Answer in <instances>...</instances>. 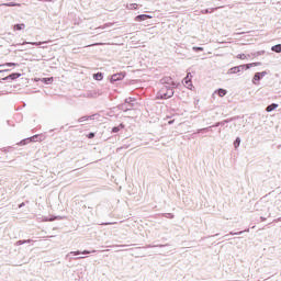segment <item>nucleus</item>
Masks as SVG:
<instances>
[{"label": "nucleus", "mask_w": 281, "mask_h": 281, "mask_svg": "<svg viewBox=\"0 0 281 281\" xmlns=\"http://www.w3.org/2000/svg\"><path fill=\"white\" fill-rule=\"evenodd\" d=\"M175 87L162 86L156 93V100H170L175 95Z\"/></svg>", "instance_id": "nucleus-1"}, {"label": "nucleus", "mask_w": 281, "mask_h": 281, "mask_svg": "<svg viewBox=\"0 0 281 281\" xmlns=\"http://www.w3.org/2000/svg\"><path fill=\"white\" fill-rule=\"evenodd\" d=\"M254 211L261 212L263 216H267L268 214V218H270L271 216V213L269 212V204L267 202H263L262 200L256 202Z\"/></svg>", "instance_id": "nucleus-2"}, {"label": "nucleus", "mask_w": 281, "mask_h": 281, "mask_svg": "<svg viewBox=\"0 0 281 281\" xmlns=\"http://www.w3.org/2000/svg\"><path fill=\"white\" fill-rule=\"evenodd\" d=\"M125 78H126V71H121V72L111 75L109 77V80H110L111 85H115V82H120V81L124 80Z\"/></svg>", "instance_id": "nucleus-3"}, {"label": "nucleus", "mask_w": 281, "mask_h": 281, "mask_svg": "<svg viewBox=\"0 0 281 281\" xmlns=\"http://www.w3.org/2000/svg\"><path fill=\"white\" fill-rule=\"evenodd\" d=\"M268 75H269V71L267 70L255 72L251 79L252 85L255 86L260 85V80H262V78H265V76H268Z\"/></svg>", "instance_id": "nucleus-4"}, {"label": "nucleus", "mask_w": 281, "mask_h": 281, "mask_svg": "<svg viewBox=\"0 0 281 281\" xmlns=\"http://www.w3.org/2000/svg\"><path fill=\"white\" fill-rule=\"evenodd\" d=\"M21 72H12L3 78L0 79V82L3 85V82H10L14 80H19L21 78Z\"/></svg>", "instance_id": "nucleus-5"}, {"label": "nucleus", "mask_w": 281, "mask_h": 281, "mask_svg": "<svg viewBox=\"0 0 281 281\" xmlns=\"http://www.w3.org/2000/svg\"><path fill=\"white\" fill-rule=\"evenodd\" d=\"M160 85H162V87H175V88H177V82H175L172 77H162L160 79Z\"/></svg>", "instance_id": "nucleus-6"}, {"label": "nucleus", "mask_w": 281, "mask_h": 281, "mask_svg": "<svg viewBox=\"0 0 281 281\" xmlns=\"http://www.w3.org/2000/svg\"><path fill=\"white\" fill-rule=\"evenodd\" d=\"M182 85H183V87H186V88L189 89L190 91H192V89H194V85H192V74L189 72V74L186 76V78H183Z\"/></svg>", "instance_id": "nucleus-7"}, {"label": "nucleus", "mask_w": 281, "mask_h": 281, "mask_svg": "<svg viewBox=\"0 0 281 281\" xmlns=\"http://www.w3.org/2000/svg\"><path fill=\"white\" fill-rule=\"evenodd\" d=\"M35 82H43V85H53L54 83V77H44V78H35Z\"/></svg>", "instance_id": "nucleus-8"}, {"label": "nucleus", "mask_w": 281, "mask_h": 281, "mask_svg": "<svg viewBox=\"0 0 281 281\" xmlns=\"http://www.w3.org/2000/svg\"><path fill=\"white\" fill-rule=\"evenodd\" d=\"M97 250H76V251H70L69 256H87L89 254H95Z\"/></svg>", "instance_id": "nucleus-9"}, {"label": "nucleus", "mask_w": 281, "mask_h": 281, "mask_svg": "<svg viewBox=\"0 0 281 281\" xmlns=\"http://www.w3.org/2000/svg\"><path fill=\"white\" fill-rule=\"evenodd\" d=\"M148 19H153V15L149 14H138L134 18V21H136V23H142L144 21H148Z\"/></svg>", "instance_id": "nucleus-10"}, {"label": "nucleus", "mask_w": 281, "mask_h": 281, "mask_svg": "<svg viewBox=\"0 0 281 281\" xmlns=\"http://www.w3.org/2000/svg\"><path fill=\"white\" fill-rule=\"evenodd\" d=\"M95 115H98V114L83 115V116L79 117V119L77 120V122L80 124V123H82V122H89V120H95Z\"/></svg>", "instance_id": "nucleus-11"}, {"label": "nucleus", "mask_w": 281, "mask_h": 281, "mask_svg": "<svg viewBox=\"0 0 281 281\" xmlns=\"http://www.w3.org/2000/svg\"><path fill=\"white\" fill-rule=\"evenodd\" d=\"M31 138V143H34V142H44L45 139V135L43 134H35L33 136H30Z\"/></svg>", "instance_id": "nucleus-12"}, {"label": "nucleus", "mask_w": 281, "mask_h": 281, "mask_svg": "<svg viewBox=\"0 0 281 281\" xmlns=\"http://www.w3.org/2000/svg\"><path fill=\"white\" fill-rule=\"evenodd\" d=\"M243 234H249V228L240 232H231L229 234L225 235V238H227V236H243Z\"/></svg>", "instance_id": "nucleus-13"}, {"label": "nucleus", "mask_w": 281, "mask_h": 281, "mask_svg": "<svg viewBox=\"0 0 281 281\" xmlns=\"http://www.w3.org/2000/svg\"><path fill=\"white\" fill-rule=\"evenodd\" d=\"M124 128H126V125L124 123H121L117 126L112 127L111 133L117 134V133H120V131H124Z\"/></svg>", "instance_id": "nucleus-14"}, {"label": "nucleus", "mask_w": 281, "mask_h": 281, "mask_svg": "<svg viewBox=\"0 0 281 281\" xmlns=\"http://www.w3.org/2000/svg\"><path fill=\"white\" fill-rule=\"evenodd\" d=\"M93 80H97V82H102L104 80V72H95L92 75Z\"/></svg>", "instance_id": "nucleus-15"}, {"label": "nucleus", "mask_w": 281, "mask_h": 281, "mask_svg": "<svg viewBox=\"0 0 281 281\" xmlns=\"http://www.w3.org/2000/svg\"><path fill=\"white\" fill-rule=\"evenodd\" d=\"M170 245H168V244H157V245H150V244H148V245H146V246H144L143 247V249H153V248H155V247H159V248H164V247H169Z\"/></svg>", "instance_id": "nucleus-16"}, {"label": "nucleus", "mask_w": 281, "mask_h": 281, "mask_svg": "<svg viewBox=\"0 0 281 281\" xmlns=\"http://www.w3.org/2000/svg\"><path fill=\"white\" fill-rule=\"evenodd\" d=\"M136 99L133 98V97H130V98H126L124 100V102L126 103V105L130 108V109H133L135 106V104L133 102H135Z\"/></svg>", "instance_id": "nucleus-17"}, {"label": "nucleus", "mask_w": 281, "mask_h": 281, "mask_svg": "<svg viewBox=\"0 0 281 281\" xmlns=\"http://www.w3.org/2000/svg\"><path fill=\"white\" fill-rule=\"evenodd\" d=\"M229 122H234V119H225L222 122H216L215 124H213V126H216L218 128V126H225V124H229Z\"/></svg>", "instance_id": "nucleus-18"}, {"label": "nucleus", "mask_w": 281, "mask_h": 281, "mask_svg": "<svg viewBox=\"0 0 281 281\" xmlns=\"http://www.w3.org/2000/svg\"><path fill=\"white\" fill-rule=\"evenodd\" d=\"M215 94L218 95L220 98H225V95H227V90L223 88H218L215 90Z\"/></svg>", "instance_id": "nucleus-19"}, {"label": "nucleus", "mask_w": 281, "mask_h": 281, "mask_svg": "<svg viewBox=\"0 0 281 281\" xmlns=\"http://www.w3.org/2000/svg\"><path fill=\"white\" fill-rule=\"evenodd\" d=\"M278 106H280V104H278V103H271V104L267 105L266 112H267V113H272V111H276V109H278Z\"/></svg>", "instance_id": "nucleus-20"}, {"label": "nucleus", "mask_w": 281, "mask_h": 281, "mask_svg": "<svg viewBox=\"0 0 281 281\" xmlns=\"http://www.w3.org/2000/svg\"><path fill=\"white\" fill-rule=\"evenodd\" d=\"M30 243H34V239H20L15 243V245L21 247V245H30Z\"/></svg>", "instance_id": "nucleus-21"}, {"label": "nucleus", "mask_w": 281, "mask_h": 281, "mask_svg": "<svg viewBox=\"0 0 281 281\" xmlns=\"http://www.w3.org/2000/svg\"><path fill=\"white\" fill-rule=\"evenodd\" d=\"M227 76H232L233 74H240V68L238 66L232 67L227 70Z\"/></svg>", "instance_id": "nucleus-22"}, {"label": "nucleus", "mask_w": 281, "mask_h": 281, "mask_svg": "<svg viewBox=\"0 0 281 281\" xmlns=\"http://www.w3.org/2000/svg\"><path fill=\"white\" fill-rule=\"evenodd\" d=\"M45 42H26L24 41L22 44H16V45H35V47H41Z\"/></svg>", "instance_id": "nucleus-23"}, {"label": "nucleus", "mask_w": 281, "mask_h": 281, "mask_svg": "<svg viewBox=\"0 0 281 281\" xmlns=\"http://www.w3.org/2000/svg\"><path fill=\"white\" fill-rule=\"evenodd\" d=\"M116 109H119V111H124L125 113L128 112V111H131V108H130L125 102L122 103V104H119V105L116 106Z\"/></svg>", "instance_id": "nucleus-24"}, {"label": "nucleus", "mask_w": 281, "mask_h": 281, "mask_svg": "<svg viewBox=\"0 0 281 281\" xmlns=\"http://www.w3.org/2000/svg\"><path fill=\"white\" fill-rule=\"evenodd\" d=\"M27 144H32V140L30 137L20 140L19 143H16V146H27Z\"/></svg>", "instance_id": "nucleus-25"}, {"label": "nucleus", "mask_w": 281, "mask_h": 281, "mask_svg": "<svg viewBox=\"0 0 281 281\" xmlns=\"http://www.w3.org/2000/svg\"><path fill=\"white\" fill-rule=\"evenodd\" d=\"M25 27V23H16L13 25L14 32H21Z\"/></svg>", "instance_id": "nucleus-26"}, {"label": "nucleus", "mask_w": 281, "mask_h": 281, "mask_svg": "<svg viewBox=\"0 0 281 281\" xmlns=\"http://www.w3.org/2000/svg\"><path fill=\"white\" fill-rule=\"evenodd\" d=\"M271 52H274V54H281V44L273 45L271 47Z\"/></svg>", "instance_id": "nucleus-27"}, {"label": "nucleus", "mask_w": 281, "mask_h": 281, "mask_svg": "<svg viewBox=\"0 0 281 281\" xmlns=\"http://www.w3.org/2000/svg\"><path fill=\"white\" fill-rule=\"evenodd\" d=\"M102 95V90H94L90 92V98H100Z\"/></svg>", "instance_id": "nucleus-28"}, {"label": "nucleus", "mask_w": 281, "mask_h": 281, "mask_svg": "<svg viewBox=\"0 0 281 281\" xmlns=\"http://www.w3.org/2000/svg\"><path fill=\"white\" fill-rule=\"evenodd\" d=\"M4 5L5 8H21V4L16 2H7Z\"/></svg>", "instance_id": "nucleus-29"}, {"label": "nucleus", "mask_w": 281, "mask_h": 281, "mask_svg": "<svg viewBox=\"0 0 281 281\" xmlns=\"http://www.w3.org/2000/svg\"><path fill=\"white\" fill-rule=\"evenodd\" d=\"M237 67H238V69H239V72H240V71H247L248 69H250L249 64H241V65H239V66H237Z\"/></svg>", "instance_id": "nucleus-30"}, {"label": "nucleus", "mask_w": 281, "mask_h": 281, "mask_svg": "<svg viewBox=\"0 0 281 281\" xmlns=\"http://www.w3.org/2000/svg\"><path fill=\"white\" fill-rule=\"evenodd\" d=\"M213 12H216V9H203L200 11L201 14H212Z\"/></svg>", "instance_id": "nucleus-31"}, {"label": "nucleus", "mask_w": 281, "mask_h": 281, "mask_svg": "<svg viewBox=\"0 0 281 281\" xmlns=\"http://www.w3.org/2000/svg\"><path fill=\"white\" fill-rule=\"evenodd\" d=\"M240 142H241L240 137L237 136L233 143L235 149H238L240 147Z\"/></svg>", "instance_id": "nucleus-32"}, {"label": "nucleus", "mask_w": 281, "mask_h": 281, "mask_svg": "<svg viewBox=\"0 0 281 281\" xmlns=\"http://www.w3.org/2000/svg\"><path fill=\"white\" fill-rule=\"evenodd\" d=\"M265 54H266V50H258V52L251 53L250 56L258 58V56H265Z\"/></svg>", "instance_id": "nucleus-33"}, {"label": "nucleus", "mask_w": 281, "mask_h": 281, "mask_svg": "<svg viewBox=\"0 0 281 281\" xmlns=\"http://www.w3.org/2000/svg\"><path fill=\"white\" fill-rule=\"evenodd\" d=\"M0 67H19V64L10 61L1 64Z\"/></svg>", "instance_id": "nucleus-34"}, {"label": "nucleus", "mask_w": 281, "mask_h": 281, "mask_svg": "<svg viewBox=\"0 0 281 281\" xmlns=\"http://www.w3.org/2000/svg\"><path fill=\"white\" fill-rule=\"evenodd\" d=\"M251 55H245L244 53L238 54L236 56V58H238L239 60H246V58H249Z\"/></svg>", "instance_id": "nucleus-35"}, {"label": "nucleus", "mask_w": 281, "mask_h": 281, "mask_svg": "<svg viewBox=\"0 0 281 281\" xmlns=\"http://www.w3.org/2000/svg\"><path fill=\"white\" fill-rule=\"evenodd\" d=\"M128 10H138L139 9V4L137 3H130L127 5Z\"/></svg>", "instance_id": "nucleus-36"}, {"label": "nucleus", "mask_w": 281, "mask_h": 281, "mask_svg": "<svg viewBox=\"0 0 281 281\" xmlns=\"http://www.w3.org/2000/svg\"><path fill=\"white\" fill-rule=\"evenodd\" d=\"M205 133H207V130L204 127V128H199V130H196V132H194L193 133V135H199V134H205Z\"/></svg>", "instance_id": "nucleus-37"}, {"label": "nucleus", "mask_w": 281, "mask_h": 281, "mask_svg": "<svg viewBox=\"0 0 281 281\" xmlns=\"http://www.w3.org/2000/svg\"><path fill=\"white\" fill-rule=\"evenodd\" d=\"M248 65H249V67L251 69V67H260V65H262V63L261 61H254V63H250Z\"/></svg>", "instance_id": "nucleus-38"}, {"label": "nucleus", "mask_w": 281, "mask_h": 281, "mask_svg": "<svg viewBox=\"0 0 281 281\" xmlns=\"http://www.w3.org/2000/svg\"><path fill=\"white\" fill-rule=\"evenodd\" d=\"M63 218H65V216L52 215V218H50V220H53V222H54V221H63Z\"/></svg>", "instance_id": "nucleus-39"}, {"label": "nucleus", "mask_w": 281, "mask_h": 281, "mask_svg": "<svg viewBox=\"0 0 281 281\" xmlns=\"http://www.w3.org/2000/svg\"><path fill=\"white\" fill-rule=\"evenodd\" d=\"M43 222H44V223H54V221L52 220V215H49V216H44V217H43Z\"/></svg>", "instance_id": "nucleus-40"}, {"label": "nucleus", "mask_w": 281, "mask_h": 281, "mask_svg": "<svg viewBox=\"0 0 281 281\" xmlns=\"http://www.w3.org/2000/svg\"><path fill=\"white\" fill-rule=\"evenodd\" d=\"M2 153H10V150H14V148L12 146L9 147H3L2 149H0Z\"/></svg>", "instance_id": "nucleus-41"}, {"label": "nucleus", "mask_w": 281, "mask_h": 281, "mask_svg": "<svg viewBox=\"0 0 281 281\" xmlns=\"http://www.w3.org/2000/svg\"><path fill=\"white\" fill-rule=\"evenodd\" d=\"M86 137H88V139H93L95 137V133L90 132L86 135Z\"/></svg>", "instance_id": "nucleus-42"}, {"label": "nucleus", "mask_w": 281, "mask_h": 281, "mask_svg": "<svg viewBox=\"0 0 281 281\" xmlns=\"http://www.w3.org/2000/svg\"><path fill=\"white\" fill-rule=\"evenodd\" d=\"M193 52H196V53L203 52V47H201V46H193Z\"/></svg>", "instance_id": "nucleus-43"}, {"label": "nucleus", "mask_w": 281, "mask_h": 281, "mask_svg": "<svg viewBox=\"0 0 281 281\" xmlns=\"http://www.w3.org/2000/svg\"><path fill=\"white\" fill-rule=\"evenodd\" d=\"M164 216L165 218H175V214L172 213H165Z\"/></svg>", "instance_id": "nucleus-44"}, {"label": "nucleus", "mask_w": 281, "mask_h": 281, "mask_svg": "<svg viewBox=\"0 0 281 281\" xmlns=\"http://www.w3.org/2000/svg\"><path fill=\"white\" fill-rule=\"evenodd\" d=\"M212 128H217V127H216V126H214V125H211V126H209V127H205L206 133H210V131H212Z\"/></svg>", "instance_id": "nucleus-45"}, {"label": "nucleus", "mask_w": 281, "mask_h": 281, "mask_svg": "<svg viewBox=\"0 0 281 281\" xmlns=\"http://www.w3.org/2000/svg\"><path fill=\"white\" fill-rule=\"evenodd\" d=\"M63 128H65V126H61L59 130L58 128L50 130V133H54V131H57V133H60V131H63Z\"/></svg>", "instance_id": "nucleus-46"}, {"label": "nucleus", "mask_w": 281, "mask_h": 281, "mask_svg": "<svg viewBox=\"0 0 281 281\" xmlns=\"http://www.w3.org/2000/svg\"><path fill=\"white\" fill-rule=\"evenodd\" d=\"M231 120H233V122H236V120H240V116L239 115L233 116V117H231Z\"/></svg>", "instance_id": "nucleus-47"}, {"label": "nucleus", "mask_w": 281, "mask_h": 281, "mask_svg": "<svg viewBox=\"0 0 281 281\" xmlns=\"http://www.w3.org/2000/svg\"><path fill=\"white\" fill-rule=\"evenodd\" d=\"M113 109H115V108H112L111 111L108 113V115H109L110 117H113Z\"/></svg>", "instance_id": "nucleus-48"}, {"label": "nucleus", "mask_w": 281, "mask_h": 281, "mask_svg": "<svg viewBox=\"0 0 281 281\" xmlns=\"http://www.w3.org/2000/svg\"><path fill=\"white\" fill-rule=\"evenodd\" d=\"M18 207H19V209L25 207V202L20 203V204L18 205Z\"/></svg>", "instance_id": "nucleus-49"}, {"label": "nucleus", "mask_w": 281, "mask_h": 281, "mask_svg": "<svg viewBox=\"0 0 281 281\" xmlns=\"http://www.w3.org/2000/svg\"><path fill=\"white\" fill-rule=\"evenodd\" d=\"M101 225H113V223H111V222H103V223H101Z\"/></svg>", "instance_id": "nucleus-50"}, {"label": "nucleus", "mask_w": 281, "mask_h": 281, "mask_svg": "<svg viewBox=\"0 0 281 281\" xmlns=\"http://www.w3.org/2000/svg\"><path fill=\"white\" fill-rule=\"evenodd\" d=\"M8 71H10V69H2V70H0V74H5Z\"/></svg>", "instance_id": "nucleus-51"}, {"label": "nucleus", "mask_w": 281, "mask_h": 281, "mask_svg": "<svg viewBox=\"0 0 281 281\" xmlns=\"http://www.w3.org/2000/svg\"><path fill=\"white\" fill-rule=\"evenodd\" d=\"M260 221H261V223H265V221H267V217L260 216Z\"/></svg>", "instance_id": "nucleus-52"}, {"label": "nucleus", "mask_w": 281, "mask_h": 281, "mask_svg": "<svg viewBox=\"0 0 281 281\" xmlns=\"http://www.w3.org/2000/svg\"><path fill=\"white\" fill-rule=\"evenodd\" d=\"M281 222V216L278 217L277 220H273V223H280Z\"/></svg>", "instance_id": "nucleus-53"}, {"label": "nucleus", "mask_w": 281, "mask_h": 281, "mask_svg": "<svg viewBox=\"0 0 281 281\" xmlns=\"http://www.w3.org/2000/svg\"><path fill=\"white\" fill-rule=\"evenodd\" d=\"M168 124H169V125L175 124V120H170V121H168Z\"/></svg>", "instance_id": "nucleus-54"}, {"label": "nucleus", "mask_w": 281, "mask_h": 281, "mask_svg": "<svg viewBox=\"0 0 281 281\" xmlns=\"http://www.w3.org/2000/svg\"><path fill=\"white\" fill-rule=\"evenodd\" d=\"M128 147H130V145H124V146H123V148H128Z\"/></svg>", "instance_id": "nucleus-55"}]
</instances>
